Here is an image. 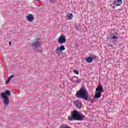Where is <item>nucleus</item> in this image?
<instances>
[{
	"label": "nucleus",
	"mask_w": 128,
	"mask_h": 128,
	"mask_svg": "<svg viewBox=\"0 0 128 128\" xmlns=\"http://www.w3.org/2000/svg\"><path fill=\"white\" fill-rule=\"evenodd\" d=\"M76 96L78 98H82L86 102H91L92 98L90 96L88 90L86 88L84 85H82L80 90L76 92Z\"/></svg>",
	"instance_id": "nucleus-1"
},
{
	"label": "nucleus",
	"mask_w": 128,
	"mask_h": 128,
	"mask_svg": "<svg viewBox=\"0 0 128 128\" xmlns=\"http://www.w3.org/2000/svg\"><path fill=\"white\" fill-rule=\"evenodd\" d=\"M86 116L81 114L80 115V112L76 110H74L72 112L71 117H68V120L72 122V120H84Z\"/></svg>",
	"instance_id": "nucleus-2"
},
{
	"label": "nucleus",
	"mask_w": 128,
	"mask_h": 128,
	"mask_svg": "<svg viewBox=\"0 0 128 128\" xmlns=\"http://www.w3.org/2000/svg\"><path fill=\"white\" fill-rule=\"evenodd\" d=\"M108 40L110 42H118V36H116L114 34H112L110 36H108Z\"/></svg>",
	"instance_id": "nucleus-3"
},
{
	"label": "nucleus",
	"mask_w": 128,
	"mask_h": 128,
	"mask_svg": "<svg viewBox=\"0 0 128 128\" xmlns=\"http://www.w3.org/2000/svg\"><path fill=\"white\" fill-rule=\"evenodd\" d=\"M40 44H42V40L38 39L35 40L34 42L32 43L31 46L34 50H36V48H38L40 46Z\"/></svg>",
	"instance_id": "nucleus-4"
},
{
	"label": "nucleus",
	"mask_w": 128,
	"mask_h": 128,
	"mask_svg": "<svg viewBox=\"0 0 128 128\" xmlns=\"http://www.w3.org/2000/svg\"><path fill=\"white\" fill-rule=\"evenodd\" d=\"M64 50V46L62 45L60 47H58L56 50V54H62V52Z\"/></svg>",
	"instance_id": "nucleus-5"
},
{
	"label": "nucleus",
	"mask_w": 128,
	"mask_h": 128,
	"mask_svg": "<svg viewBox=\"0 0 128 128\" xmlns=\"http://www.w3.org/2000/svg\"><path fill=\"white\" fill-rule=\"evenodd\" d=\"M10 94V91L6 90L4 92L1 94V98H8Z\"/></svg>",
	"instance_id": "nucleus-6"
},
{
	"label": "nucleus",
	"mask_w": 128,
	"mask_h": 128,
	"mask_svg": "<svg viewBox=\"0 0 128 128\" xmlns=\"http://www.w3.org/2000/svg\"><path fill=\"white\" fill-rule=\"evenodd\" d=\"M96 92H104V88H102V85L100 82L98 84L97 88L96 89Z\"/></svg>",
	"instance_id": "nucleus-7"
},
{
	"label": "nucleus",
	"mask_w": 128,
	"mask_h": 128,
	"mask_svg": "<svg viewBox=\"0 0 128 128\" xmlns=\"http://www.w3.org/2000/svg\"><path fill=\"white\" fill-rule=\"evenodd\" d=\"M74 104L78 108H82V104L80 102L78 101V100H76L74 102Z\"/></svg>",
	"instance_id": "nucleus-8"
},
{
	"label": "nucleus",
	"mask_w": 128,
	"mask_h": 128,
	"mask_svg": "<svg viewBox=\"0 0 128 128\" xmlns=\"http://www.w3.org/2000/svg\"><path fill=\"white\" fill-rule=\"evenodd\" d=\"M122 4V0H114L113 2V4L116 6H120Z\"/></svg>",
	"instance_id": "nucleus-9"
},
{
	"label": "nucleus",
	"mask_w": 128,
	"mask_h": 128,
	"mask_svg": "<svg viewBox=\"0 0 128 128\" xmlns=\"http://www.w3.org/2000/svg\"><path fill=\"white\" fill-rule=\"evenodd\" d=\"M26 20L28 22H31L34 20V17L32 14H28V16H26Z\"/></svg>",
	"instance_id": "nucleus-10"
},
{
	"label": "nucleus",
	"mask_w": 128,
	"mask_h": 128,
	"mask_svg": "<svg viewBox=\"0 0 128 128\" xmlns=\"http://www.w3.org/2000/svg\"><path fill=\"white\" fill-rule=\"evenodd\" d=\"M2 99H4V104L5 106H8L10 104V99L6 97H2Z\"/></svg>",
	"instance_id": "nucleus-11"
},
{
	"label": "nucleus",
	"mask_w": 128,
	"mask_h": 128,
	"mask_svg": "<svg viewBox=\"0 0 128 128\" xmlns=\"http://www.w3.org/2000/svg\"><path fill=\"white\" fill-rule=\"evenodd\" d=\"M100 96H102V93L100 92H98L96 91L95 94L94 96V98H100Z\"/></svg>",
	"instance_id": "nucleus-12"
},
{
	"label": "nucleus",
	"mask_w": 128,
	"mask_h": 128,
	"mask_svg": "<svg viewBox=\"0 0 128 128\" xmlns=\"http://www.w3.org/2000/svg\"><path fill=\"white\" fill-rule=\"evenodd\" d=\"M58 42L60 44H64V36H60L58 40Z\"/></svg>",
	"instance_id": "nucleus-13"
},
{
	"label": "nucleus",
	"mask_w": 128,
	"mask_h": 128,
	"mask_svg": "<svg viewBox=\"0 0 128 128\" xmlns=\"http://www.w3.org/2000/svg\"><path fill=\"white\" fill-rule=\"evenodd\" d=\"M85 60H86V62H88V64H90L91 62H92V56H90V57H86L84 58Z\"/></svg>",
	"instance_id": "nucleus-14"
},
{
	"label": "nucleus",
	"mask_w": 128,
	"mask_h": 128,
	"mask_svg": "<svg viewBox=\"0 0 128 128\" xmlns=\"http://www.w3.org/2000/svg\"><path fill=\"white\" fill-rule=\"evenodd\" d=\"M66 18H68V20H72L74 18V14H69L66 15Z\"/></svg>",
	"instance_id": "nucleus-15"
},
{
	"label": "nucleus",
	"mask_w": 128,
	"mask_h": 128,
	"mask_svg": "<svg viewBox=\"0 0 128 128\" xmlns=\"http://www.w3.org/2000/svg\"><path fill=\"white\" fill-rule=\"evenodd\" d=\"M14 78V74H12L8 78V82H10L12 78Z\"/></svg>",
	"instance_id": "nucleus-16"
},
{
	"label": "nucleus",
	"mask_w": 128,
	"mask_h": 128,
	"mask_svg": "<svg viewBox=\"0 0 128 128\" xmlns=\"http://www.w3.org/2000/svg\"><path fill=\"white\" fill-rule=\"evenodd\" d=\"M91 58H92V60H98V56H96V55H92V56H91Z\"/></svg>",
	"instance_id": "nucleus-17"
},
{
	"label": "nucleus",
	"mask_w": 128,
	"mask_h": 128,
	"mask_svg": "<svg viewBox=\"0 0 128 128\" xmlns=\"http://www.w3.org/2000/svg\"><path fill=\"white\" fill-rule=\"evenodd\" d=\"M74 72L76 74H78L79 72L78 70H74Z\"/></svg>",
	"instance_id": "nucleus-18"
},
{
	"label": "nucleus",
	"mask_w": 128,
	"mask_h": 128,
	"mask_svg": "<svg viewBox=\"0 0 128 128\" xmlns=\"http://www.w3.org/2000/svg\"><path fill=\"white\" fill-rule=\"evenodd\" d=\"M108 46H110L111 48H114V46L112 44H108Z\"/></svg>",
	"instance_id": "nucleus-19"
},
{
	"label": "nucleus",
	"mask_w": 128,
	"mask_h": 128,
	"mask_svg": "<svg viewBox=\"0 0 128 128\" xmlns=\"http://www.w3.org/2000/svg\"><path fill=\"white\" fill-rule=\"evenodd\" d=\"M50 2L52 4H54L56 0H50Z\"/></svg>",
	"instance_id": "nucleus-20"
},
{
	"label": "nucleus",
	"mask_w": 128,
	"mask_h": 128,
	"mask_svg": "<svg viewBox=\"0 0 128 128\" xmlns=\"http://www.w3.org/2000/svg\"><path fill=\"white\" fill-rule=\"evenodd\" d=\"M110 6H112V8H116V6L114 5L112 6V4H110Z\"/></svg>",
	"instance_id": "nucleus-21"
},
{
	"label": "nucleus",
	"mask_w": 128,
	"mask_h": 128,
	"mask_svg": "<svg viewBox=\"0 0 128 128\" xmlns=\"http://www.w3.org/2000/svg\"><path fill=\"white\" fill-rule=\"evenodd\" d=\"M80 82H81L80 79H78V80H77V82H78V84H80Z\"/></svg>",
	"instance_id": "nucleus-22"
},
{
	"label": "nucleus",
	"mask_w": 128,
	"mask_h": 128,
	"mask_svg": "<svg viewBox=\"0 0 128 128\" xmlns=\"http://www.w3.org/2000/svg\"><path fill=\"white\" fill-rule=\"evenodd\" d=\"M75 28H76V30H79V28H78V26H75Z\"/></svg>",
	"instance_id": "nucleus-23"
},
{
	"label": "nucleus",
	"mask_w": 128,
	"mask_h": 128,
	"mask_svg": "<svg viewBox=\"0 0 128 128\" xmlns=\"http://www.w3.org/2000/svg\"><path fill=\"white\" fill-rule=\"evenodd\" d=\"M8 82H8V80L6 82L5 84H8Z\"/></svg>",
	"instance_id": "nucleus-24"
},
{
	"label": "nucleus",
	"mask_w": 128,
	"mask_h": 128,
	"mask_svg": "<svg viewBox=\"0 0 128 128\" xmlns=\"http://www.w3.org/2000/svg\"><path fill=\"white\" fill-rule=\"evenodd\" d=\"M60 128H64V125H62V126H60Z\"/></svg>",
	"instance_id": "nucleus-25"
},
{
	"label": "nucleus",
	"mask_w": 128,
	"mask_h": 128,
	"mask_svg": "<svg viewBox=\"0 0 128 128\" xmlns=\"http://www.w3.org/2000/svg\"><path fill=\"white\" fill-rule=\"evenodd\" d=\"M8 44H9V46H10V44H12V41L9 42Z\"/></svg>",
	"instance_id": "nucleus-26"
},
{
	"label": "nucleus",
	"mask_w": 128,
	"mask_h": 128,
	"mask_svg": "<svg viewBox=\"0 0 128 128\" xmlns=\"http://www.w3.org/2000/svg\"><path fill=\"white\" fill-rule=\"evenodd\" d=\"M66 38H64V42H66Z\"/></svg>",
	"instance_id": "nucleus-27"
},
{
	"label": "nucleus",
	"mask_w": 128,
	"mask_h": 128,
	"mask_svg": "<svg viewBox=\"0 0 128 128\" xmlns=\"http://www.w3.org/2000/svg\"><path fill=\"white\" fill-rule=\"evenodd\" d=\"M116 34H118V33H116Z\"/></svg>",
	"instance_id": "nucleus-28"
},
{
	"label": "nucleus",
	"mask_w": 128,
	"mask_h": 128,
	"mask_svg": "<svg viewBox=\"0 0 128 128\" xmlns=\"http://www.w3.org/2000/svg\"><path fill=\"white\" fill-rule=\"evenodd\" d=\"M70 80H72V78H71V79H70Z\"/></svg>",
	"instance_id": "nucleus-29"
}]
</instances>
